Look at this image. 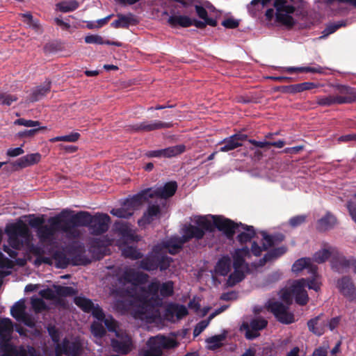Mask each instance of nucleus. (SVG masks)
I'll list each match as a JSON object with an SVG mask.
<instances>
[{
    "label": "nucleus",
    "instance_id": "58836bf2",
    "mask_svg": "<svg viewBox=\"0 0 356 356\" xmlns=\"http://www.w3.org/2000/svg\"><path fill=\"white\" fill-rule=\"evenodd\" d=\"M120 248L122 251V255L124 258L136 260L142 259L143 257V254L135 246L124 244V245H120Z\"/></svg>",
    "mask_w": 356,
    "mask_h": 356
},
{
    "label": "nucleus",
    "instance_id": "09e8293b",
    "mask_svg": "<svg viewBox=\"0 0 356 356\" xmlns=\"http://www.w3.org/2000/svg\"><path fill=\"white\" fill-rule=\"evenodd\" d=\"M172 261L171 257L157 253V269L159 268L161 271L167 270Z\"/></svg>",
    "mask_w": 356,
    "mask_h": 356
},
{
    "label": "nucleus",
    "instance_id": "ea45409f",
    "mask_svg": "<svg viewBox=\"0 0 356 356\" xmlns=\"http://www.w3.org/2000/svg\"><path fill=\"white\" fill-rule=\"evenodd\" d=\"M149 349L145 351L146 356H161L163 353V348L157 337H152L148 341Z\"/></svg>",
    "mask_w": 356,
    "mask_h": 356
},
{
    "label": "nucleus",
    "instance_id": "338daca9",
    "mask_svg": "<svg viewBox=\"0 0 356 356\" xmlns=\"http://www.w3.org/2000/svg\"><path fill=\"white\" fill-rule=\"evenodd\" d=\"M31 304L33 309L38 312L44 311L47 309L45 302L41 298L33 299Z\"/></svg>",
    "mask_w": 356,
    "mask_h": 356
},
{
    "label": "nucleus",
    "instance_id": "c03bdc74",
    "mask_svg": "<svg viewBox=\"0 0 356 356\" xmlns=\"http://www.w3.org/2000/svg\"><path fill=\"white\" fill-rule=\"evenodd\" d=\"M336 249L331 248L330 250L323 249L316 252L314 255V260L321 264L325 262L329 257H332L334 255Z\"/></svg>",
    "mask_w": 356,
    "mask_h": 356
},
{
    "label": "nucleus",
    "instance_id": "2eb2a0df",
    "mask_svg": "<svg viewBox=\"0 0 356 356\" xmlns=\"http://www.w3.org/2000/svg\"><path fill=\"white\" fill-rule=\"evenodd\" d=\"M268 309L273 314L276 319L283 324H291L296 321L293 313L289 312V307L279 302H270Z\"/></svg>",
    "mask_w": 356,
    "mask_h": 356
},
{
    "label": "nucleus",
    "instance_id": "412c9836",
    "mask_svg": "<svg viewBox=\"0 0 356 356\" xmlns=\"http://www.w3.org/2000/svg\"><path fill=\"white\" fill-rule=\"evenodd\" d=\"M248 136L243 134H236L225 138L218 143L220 145L218 152H227L242 146L243 142L246 140Z\"/></svg>",
    "mask_w": 356,
    "mask_h": 356
},
{
    "label": "nucleus",
    "instance_id": "4468645a",
    "mask_svg": "<svg viewBox=\"0 0 356 356\" xmlns=\"http://www.w3.org/2000/svg\"><path fill=\"white\" fill-rule=\"evenodd\" d=\"M117 339L111 340L113 350L122 355L129 354L133 348V341L131 336L125 331L116 332Z\"/></svg>",
    "mask_w": 356,
    "mask_h": 356
},
{
    "label": "nucleus",
    "instance_id": "052dcab7",
    "mask_svg": "<svg viewBox=\"0 0 356 356\" xmlns=\"http://www.w3.org/2000/svg\"><path fill=\"white\" fill-rule=\"evenodd\" d=\"M284 235L282 233L268 234V248L279 245L284 240Z\"/></svg>",
    "mask_w": 356,
    "mask_h": 356
},
{
    "label": "nucleus",
    "instance_id": "bb28decb",
    "mask_svg": "<svg viewBox=\"0 0 356 356\" xmlns=\"http://www.w3.org/2000/svg\"><path fill=\"white\" fill-rule=\"evenodd\" d=\"M353 259V258L347 259L336 250L334 255L331 259L332 268L339 273L346 272L352 266Z\"/></svg>",
    "mask_w": 356,
    "mask_h": 356
},
{
    "label": "nucleus",
    "instance_id": "680f3d73",
    "mask_svg": "<svg viewBox=\"0 0 356 356\" xmlns=\"http://www.w3.org/2000/svg\"><path fill=\"white\" fill-rule=\"evenodd\" d=\"M288 72H300L322 73L323 68L321 67H289L288 69Z\"/></svg>",
    "mask_w": 356,
    "mask_h": 356
},
{
    "label": "nucleus",
    "instance_id": "4be33fe9",
    "mask_svg": "<svg viewBox=\"0 0 356 356\" xmlns=\"http://www.w3.org/2000/svg\"><path fill=\"white\" fill-rule=\"evenodd\" d=\"M186 151V146L184 145H177L169 147L165 149L150 150L145 153V155L149 158H171L177 156Z\"/></svg>",
    "mask_w": 356,
    "mask_h": 356
},
{
    "label": "nucleus",
    "instance_id": "13d9d810",
    "mask_svg": "<svg viewBox=\"0 0 356 356\" xmlns=\"http://www.w3.org/2000/svg\"><path fill=\"white\" fill-rule=\"evenodd\" d=\"M45 129H47L46 127H38L33 128L30 130H24V131H19L17 134V136L20 138H32L35 134H37L40 131L45 130Z\"/></svg>",
    "mask_w": 356,
    "mask_h": 356
},
{
    "label": "nucleus",
    "instance_id": "f704fd0d",
    "mask_svg": "<svg viewBox=\"0 0 356 356\" xmlns=\"http://www.w3.org/2000/svg\"><path fill=\"white\" fill-rule=\"evenodd\" d=\"M51 90V81H48L44 86L35 87L29 96V101L35 102L45 97Z\"/></svg>",
    "mask_w": 356,
    "mask_h": 356
},
{
    "label": "nucleus",
    "instance_id": "864d4df0",
    "mask_svg": "<svg viewBox=\"0 0 356 356\" xmlns=\"http://www.w3.org/2000/svg\"><path fill=\"white\" fill-rule=\"evenodd\" d=\"M313 275L314 277L311 279L305 278V280L307 282L306 286H307L309 289H313L318 292L321 289V282L320 280L319 276L316 274V272Z\"/></svg>",
    "mask_w": 356,
    "mask_h": 356
},
{
    "label": "nucleus",
    "instance_id": "c756f323",
    "mask_svg": "<svg viewBox=\"0 0 356 356\" xmlns=\"http://www.w3.org/2000/svg\"><path fill=\"white\" fill-rule=\"evenodd\" d=\"M309 330L313 334L321 336L322 335L327 326V321L323 319V315H319L314 318L310 319L307 322Z\"/></svg>",
    "mask_w": 356,
    "mask_h": 356
},
{
    "label": "nucleus",
    "instance_id": "20e7f679",
    "mask_svg": "<svg viewBox=\"0 0 356 356\" xmlns=\"http://www.w3.org/2000/svg\"><path fill=\"white\" fill-rule=\"evenodd\" d=\"M232 258L234 271L229 275L227 280L226 285L228 287L234 286L238 283L242 282L247 274L252 273V270H257L259 267L265 266L267 263V253L264 254L259 261H254L251 264L245 262V258L238 253L234 252Z\"/></svg>",
    "mask_w": 356,
    "mask_h": 356
},
{
    "label": "nucleus",
    "instance_id": "a18cd8bd",
    "mask_svg": "<svg viewBox=\"0 0 356 356\" xmlns=\"http://www.w3.org/2000/svg\"><path fill=\"white\" fill-rule=\"evenodd\" d=\"M79 3L76 0H70L67 1H62L56 4L57 9L63 13L72 12L77 9Z\"/></svg>",
    "mask_w": 356,
    "mask_h": 356
},
{
    "label": "nucleus",
    "instance_id": "49530a36",
    "mask_svg": "<svg viewBox=\"0 0 356 356\" xmlns=\"http://www.w3.org/2000/svg\"><path fill=\"white\" fill-rule=\"evenodd\" d=\"M55 292L59 297H71L77 293V290L72 286H54Z\"/></svg>",
    "mask_w": 356,
    "mask_h": 356
},
{
    "label": "nucleus",
    "instance_id": "9d476101",
    "mask_svg": "<svg viewBox=\"0 0 356 356\" xmlns=\"http://www.w3.org/2000/svg\"><path fill=\"white\" fill-rule=\"evenodd\" d=\"M273 6L275 9L276 22L284 26L292 27L296 21L293 14L296 10L293 0H275Z\"/></svg>",
    "mask_w": 356,
    "mask_h": 356
},
{
    "label": "nucleus",
    "instance_id": "de8ad7c7",
    "mask_svg": "<svg viewBox=\"0 0 356 356\" xmlns=\"http://www.w3.org/2000/svg\"><path fill=\"white\" fill-rule=\"evenodd\" d=\"M117 17L120 20L122 28L123 29H127L129 25H136L138 23L137 19L131 13H129L127 15L120 13L117 15Z\"/></svg>",
    "mask_w": 356,
    "mask_h": 356
},
{
    "label": "nucleus",
    "instance_id": "cd10ccee",
    "mask_svg": "<svg viewBox=\"0 0 356 356\" xmlns=\"http://www.w3.org/2000/svg\"><path fill=\"white\" fill-rule=\"evenodd\" d=\"M188 314V309L184 305L175 303L169 304L165 310V317L168 321H171L175 316L177 319H181Z\"/></svg>",
    "mask_w": 356,
    "mask_h": 356
},
{
    "label": "nucleus",
    "instance_id": "6ab92c4d",
    "mask_svg": "<svg viewBox=\"0 0 356 356\" xmlns=\"http://www.w3.org/2000/svg\"><path fill=\"white\" fill-rule=\"evenodd\" d=\"M267 321L259 318L252 319L250 323L243 322L240 330L245 331V337L247 339L252 340L259 335V330L265 328Z\"/></svg>",
    "mask_w": 356,
    "mask_h": 356
},
{
    "label": "nucleus",
    "instance_id": "f8f14e48",
    "mask_svg": "<svg viewBox=\"0 0 356 356\" xmlns=\"http://www.w3.org/2000/svg\"><path fill=\"white\" fill-rule=\"evenodd\" d=\"M111 222L110 216L104 213H96L90 216L88 228L94 236H99L106 233Z\"/></svg>",
    "mask_w": 356,
    "mask_h": 356
},
{
    "label": "nucleus",
    "instance_id": "e433bc0d",
    "mask_svg": "<svg viewBox=\"0 0 356 356\" xmlns=\"http://www.w3.org/2000/svg\"><path fill=\"white\" fill-rule=\"evenodd\" d=\"M139 267L149 272L157 270V253L150 254L142 258L139 262Z\"/></svg>",
    "mask_w": 356,
    "mask_h": 356
},
{
    "label": "nucleus",
    "instance_id": "b1692460",
    "mask_svg": "<svg viewBox=\"0 0 356 356\" xmlns=\"http://www.w3.org/2000/svg\"><path fill=\"white\" fill-rule=\"evenodd\" d=\"M148 275L142 272H137L129 268L124 271L120 277V282L122 283H130L134 286L144 284L147 282Z\"/></svg>",
    "mask_w": 356,
    "mask_h": 356
},
{
    "label": "nucleus",
    "instance_id": "c9c22d12",
    "mask_svg": "<svg viewBox=\"0 0 356 356\" xmlns=\"http://www.w3.org/2000/svg\"><path fill=\"white\" fill-rule=\"evenodd\" d=\"M168 22L172 28H175L177 26L187 28L190 27L193 24V19L186 15L170 16L168 19Z\"/></svg>",
    "mask_w": 356,
    "mask_h": 356
},
{
    "label": "nucleus",
    "instance_id": "5701e85b",
    "mask_svg": "<svg viewBox=\"0 0 356 356\" xmlns=\"http://www.w3.org/2000/svg\"><path fill=\"white\" fill-rule=\"evenodd\" d=\"M148 201L145 189H143L138 193L127 197L123 201L121 206H123L127 211H129L131 215L133 216L134 211L138 209L143 202H147Z\"/></svg>",
    "mask_w": 356,
    "mask_h": 356
},
{
    "label": "nucleus",
    "instance_id": "bf43d9fd",
    "mask_svg": "<svg viewBox=\"0 0 356 356\" xmlns=\"http://www.w3.org/2000/svg\"><path fill=\"white\" fill-rule=\"evenodd\" d=\"M111 214L113 216L118 217L119 218H125L128 219L132 216L131 215V212L127 211L123 206L120 208H114L110 211Z\"/></svg>",
    "mask_w": 356,
    "mask_h": 356
},
{
    "label": "nucleus",
    "instance_id": "4c0bfd02",
    "mask_svg": "<svg viewBox=\"0 0 356 356\" xmlns=\"http://www.w3.org/2000/svg\"><path fill=\"white\" fill-rule=\"evenodd\" d=\"M240 227L244 230L237 236V241L241 244L246 243L254 237L256 232L253 226L247 225L240 222Z\"/></svg>",
    "mask_w": 356,
    "mask_h": 356
},
{
    "label": "nucleus",
    "instance_id": "79ce46f5",
    "mask_svg": "<svg viewBox=\"0 0 356 356\" xmlns=\"http://www.w3.org/2000/svg\"><path fill=\"white\" fill-rule=\"evenodd\" d=\"M29 250L33 254L38 257L36 259L37 263L51 264V259L49 257H42L44 254V250L42 247L32 244L29 248Z\"/></svg>",
    "mask_w": 356,
    "mask_h": 356
},
{
    "label": "nucleus",
    "instance_id": "37998d69",
    "mask_svg": "<svg viewBox=\"0 0 356 356\" xmlns=\"http://www.w3.org/2000/svg\"><path fill=\"white\" fill-rule=\"evenodd\" d=\"M25 305L23 301H18L10 309V314L17 321H20L26 314Z\"/></svg>",
    "mask_w": 356,
    "mask_h": 356
},
{
    "label": "nucleus",
    "instance_id": "a19ab883",
    "mask_svg": "<svg viewBox=\"0 0 356 356\" xmlns=\"http://www.w3.org/2000/svg\"><path fill=\"white\" fill-rule=\"evenodd\" d=\"M74 302L82 311L86 313H90L95 305L90 299L82 296L74 297Z\"/></svg>",
    "mask_w": 356,
    "mask_h": 356
},
{
    "label": "nucleus",
    "instance_id": "0e129e2a",
    "mask_svg": "<svg viewBox=\"0 0 356 356\" xmlns=\"http://www.w3.org/2000/svg\"><path fill=\"white\" fill-rule=\"evenodd\" d=\"M204 21H199L197 19H193V25L195 26L198 29H204L207 25H209L211 26L215 27L217 26L216 19H203Z\"/></svg>",
    "mask_w": 356,
    "mask_h": 356
},
{
    "label": "nucleus",
    "instance_id": "f3484780",
    "mask_svg": "<svg viewBox=\"0 0 356 356\" xmlns=\"http://www.w3.org/2000/svg\"><path fill=\"white\" fill-rule=\"evenodd\" d=\"M67 254L71 257L74 266L87 265L90 261L84 256L85 248L78 243H73L67 248Z\"/></svg>",
    "mask_w": 356,
    "mask_h": 356
},
{
    "label": "nucleus",
    "instance_id": "6e6552de",
    "mask_svg": "<svg viewBox=\"0 0 356 356\" xmlns=\"http://www.w3.org/2000/svg\"><path fill=\"white\" fill-rule=\"evenodd\" d=\"M195 223L196 225L189 224L184 225L182 229L183 234L181 237L185 243L193 238L196 240L202 239L206 232H214L212 222L207 216H197L195 220Z\"/></svg>",
    "mask_w": 356,
    "mask_h": 356
},
{
    "label": "nucleus",
    "instance_id": "72a5a7b5",
    "mask_svg": "<svg viewBox=\"0 0 356 356\" xmlns=\"http://www.w3.org/2000/svg\"><path fill=\"white\" fill-rule=\"evenodd\" d=\"M232 260L228 255L222 256L215 266L216 273L221 276H226L231 270Z\"/></svg>",
    "mask_w": 356,
    "mask_h": 356
},
{
    "label": "nucleus",
    "instance_id": "ddd939ff",
    "mask_svg": "<svg viewBox=\"0 0 356 356\" xmlns=\"http://www.w3.org/2000/svg\"><path fill=\"white\" fill-rule=\"evenodd\" d=\"M213 228L222 232L229 240H232L236 230L240 227V223L221 216H211Z\"/></svg>",
    "mask_w": 356,
    "mask_h": 356
},
{
    "label": "nucleus",
    "instance_id": "dca6fc26",
    "mask_svg": "<svg viewBox=\"0 0 356 356\" xmlns=\"http://www.w3.org/2000/svg\"><path fill=\"white\" fill-rule=\"evenodd\" d=\"M249 15L261 23L267 21V0H252L247 5Z\"/></svg>",
    "mask_w": 356,
    "mask_h": 356
},
{
    "label": "nucleus",
    "instance_id": "a878e982",
    "mask_svg": "<svg viewBox=\"0 0 356 356\" xmlns=\"http://www.w3.org/2000/svg\"><path fill=\"white\" fill-rule=\"evenodd\" d=\"M40 159V153L29 154L11 163V165L14 170H18L37 164Z\"/></svg>",
    "mask_w": 356,
    "mask_h": 356
},
{
    "label": "nucleus",
    "instance_id": "8fccbe9b",
    "mask_svg": "<svg viewBox=\"0 0 356 356\" xmlns=\"http://www.w3.org/2000/svg\"><path fill=\"white\" fill-rule=\"evenodd\" d=\"M102 322L99 321H94L90 325V331L96 338H102L106 333Z\"/></svg>",
    "mask_w": 356,
    "mask_h": 356
},
{
    "label": "nucleus",
    "instance_id": "6e6d98bb",
    "mask_svg": "<svg viewBox=\"0 0 356 356\" xmlns=\"http://www.w3.org/2000/svg\"><path fill=\"white\" fill-rule=\"evenodd\" d=\"M156 337L163 349L174 348L178 346V342L174 339L168 338L165 337Z\"/></svg>",
    "mask_w": 356,
    "mask_h": 356
},
{
    "label": "nucleus",
    "instance_id": "c85d7f7f",
    "mask_svg": "<svg viewBox=\"0 0 356 356\" xmlns=\"http://www.w3.org/2000/svg\"><path fill=\"white\" fill-rule=\"evenodd\" d=\"M184 243L181 236H173L163 241L162 246L170 254H176L182 249Z\"/></svg>",
    "mask_w": 356,
    "mask_h": 356
},
{
    "label": "nucleus",
    "instance_id": "473e14b6",
    "mask_svg": "<svg viewBox=\"0 0 356 356\" xmlns=\"http://www.w3.org/2000/svg\"><path fill=\"white\" fill-rule=\"evenodd\" d=\"M337 287L341 293L348 298H353L355 293V288L350 278L343 277L337 282Z\"/></svg>",
    "mask_w": 356,
    "mask_h": 356
},
{
    "label": "nucleus",
    "instance_id": "69168bd1",
    "mask_svg": "<svg viewBox=\"0 0 356 356\" xmlns=\"http://www.w3.org/2000/svg\"><path fill=\"white\" fill-rule=\"evenodd\" d=\"M85 42L87 44H104L105 40L98 35H89L85 37Z\"/></svg>",
    "mask_w": 356,
    "mask_h": 356
},
{
    "label": "nucleus",
    "instance_id": "7ed1b4c3",
    "mask_svg": "<svg viewBox=\"0 0 356 356\" xmlns=\"http://www.w3.org/2000/svg\"><path fill=\"white\" fill-rule=\"evenodd\" d=\"M60 216L62 224L61 232L66 234L69 239H77L81 236L79 227H88L91 213L86 211H80L74 213V211L64 209Z\"/></svg>",
    "mask_w": 356,
    "mask_h": 356
},
{
    "label": "nucleus",
    "instance_id": "393cba45",
    "mask_svg": "<svg viewBox=\"0 0 356 356\" xmlns=\"http://www.w3.org/2000/svg\"><path fill=\"white\" fill-rule=\"evenodd\" d=\"M81 346L79 342H70L64 339L61 344L56 348L57 354H64L67 356H79L81 353Z\"/></svg>",
    "mask_w": 356,
    "mask_h": 356
},
{
    "label": "nucleus",
    "instance_id": "3c124183",
    "mask_svg": "<svg viewBox=\"0 0 356 356\" xmlns=\"http://www.w3.org/2000/svg\"><path fill=\"white\" fill-rule=\"evenodd\" d=\"M286 251L287 248L284 245L277 248H275V246L268 248V261L279 258L282 255L284 254Z\"/></svg>",
    "mask_w": 356,
    "mask_h": 356
},
{
    "label": "nucleus",
    "instance_id": "f03ea898",
    "mask_svg": "<svg viewBox=\"0 0 356 356\" xmlns=\"http://www.w3.org/2000/svg\"><path fill=\"white\" fill-rule=\"evenodd\" d=\"M63 213L50 217L48 219L49 225H44L45 219L44 216H35L29 215V225L36 229V235L42 243H51L54 238V235L57 232H61L62 224L60 216Z\"/></svg>",
    "mask_w": 356,
    "mask_h": 356
},
{
    "label": "nucleus",
    "instance_id": "39448f33",
    "mask_svg": "<svg viewBox=\"0 0 356 356\" xmlns=\"http://www.w3.org/2000/svg\"><path fill=\"white\" fill-rule=\"evenodd\" d=\"M306 285L305 278L293 280L289 286H286L280 291V299L287 305L292 304L293 298L298 305H306L309 300L305 289Z\"/></svg>",
    "mask_w": 356,
    "mask_h": 356
},
{
    "label": "nucleus",
    "instance_id": "7c9ffc66",
    "mask_svg": "<svg viewBox=\"0 0 356 356\" xmlns=\"http://www.w3.org/2000/svg\"><path fill=\"white\" fill-rule=\"evenodd\" d=\"M337 223V219L331 212L327 211L326 214L320 218L316 222V229L319 232H325L333 228Z\"/></svg>",
    "mask_w": 356,
    "mask_h": 356
},
{
    "label": "nucleus",
    "instance_id": "9b49d317",
    "mask_svg": "<svg viewBox=\"0 0 356 356\" xmlns=\"http://www.w3.org/2000/svg\"><path fill=\"white\" fill-rule=\"evenodd\" d=\"M177 190V184L175 181L165 183L163 186L145 188L146 195L149 199L160 198L167 200L172 197Z\"/></svg>",
    "mask_w": 356,
    "mask_h": 356
},
{
    "label": "nucleus",
    "instance_id": "a211bd4d",
    "mask_svg": "<svg viewBox=\"0 0 356 356\" xmlns=\"http://www.w3.org/2000/svg\"><path fill=\"white\" fill-rule=\"evenodd\" d=\"M161 215L162 210L160 205L156 203H149L142 217L138 220V225L139 227H145L155 220H159Z\"/></svg>",
    "mask_w": 356,
    "mask_h": 356
},
{
    "label": "nucleus",
    "instance_id": "423d86ee",
    "mask_svg": "<svg viewBox=\"0 0 356 356\" xmlns=\"http://www.w3.org/2000/svg\"><path fill=\"white\" fill-rule=\"evenodd\" d=\"M338 93L316 97V104L321 106L348 104L356 102V89L346 85L336 86Z\"/></svg>",
    "mask_w": 356,
    "mask_h": 356
},
{
    "label": "nucleus",
    "instance_id": "f257e3e1",
    "mask_svg": "<svg viewBox=\"0 0 356 356\" xmlns=\"http://www.w3.org/2000/svg\"><path fill=\"white\" fill-rule=\"evenodd\" d=\"M147 293L140 298L138 313L140 318H145L153 321L160 317L159 308L163 305V298L170 297L174 294V282L171 280L161 284L158 280H152L147 286Z\"/></svg>",
    "mask_w": 356,
    "mask_h": 356
},
{
    "label": "nucleus",
    "instance_id": "774afa93",
    "mask_svg": "<svg viewBox=\"0 0 356 356\" xmlns=\"http://www.w3.org/2000/svg\"><path fill=\"white\" fill-rule=\"evenodd\" d=\"M346 207L352 220L356 223V202L348 200L346 203Z\"/></svg>",
    "mask_w": 356,
    "mask_h": 356
},
{
    "label": "nucleus",
    "instance_id": "aec40b11",
    "mask_svg": "<svg viewBox=\"0 0 356 356\" xmlns=\"http://www.w3.org/2000/svg\"><path fill=\"white\" fill-rule=\"evenodd\" d=\"M172 127V122H165L160 120L143 121L132 124L131 130L135 132H149L155 130L169 129Z\"/></svg>",
    "mask_w": 356,
    "mask_h": 356
},
{
    "label": "nucleus",
    "instance_id": "1a4fd4ad",
    "mask_svg": "<svg viewBox=\"0 0 356 356\" xmlns=\"http://www.w3.org/2000/svg\"><path fill=\"white\" fill-rule=\"evenodd\" d=\"M5 232L8 236L9 245L15 250H20L23 246V238L30 235L28 226L22 220L7 225Z\"/></svg>",
    "mask_w": 356,
    "mask_h": 356
},
{
    "label": "nucleus",
    "instance_id": "e2e57ef3",
    "mask_svg": "<svg viewBox=\"0 0 356 356\" xmlns=\"http://www.w3.org/2000/svg\"><path fill=\"white\" fill-rule=\"evenodd\" d=\"M15 124L24 126L26 127H40V122L39 121H35L31 120H26L24 118L17 119L14 122Z\"/></svg>",
    "mask_w": 356,
    "mask_h": 356
},
{
    "label": "nucleus",
    "instance_id": "0eeeda50",
    "mask_svg": "<svg viewBox=\"0 0 356 356\" xmlns=\"http://www.w3.org/2000/svg\"><path fill=\"white\" fill-rule=\"evenodd\" d=\"M13 331V324L10 318H5L0 320V348L4 356H10V354L24 356V346H17L10 343L11 334Z\"/></svg>",
    "mask_w": 356,
    "mask_h": 356
},
{
    "label": "nucleus",
    "instance_id": "5fc2aeb1",
    "mask_svg": "<svg viewBox=\"0 0 356 356\" xmlns=\"http://www.w3.org/2000/svg\"><path fill=\"white\" fill-rule=\"evenodd\" d=\"M102 322H104L109 332H115V335L116 332H123V330L118 329V322L111 316H108L107 318L104 317V319L102 321Z\"/></svg>",
    "mask_w": 356,
    "mask_h": 356
},
{
    "label": "nucleus",
    "instance_id": "2f4dec72",
    "mask_svg": "<svg viewBox=\"0 0 356 356\" xmlns=\"http://www.w3.org/2000/svg\"><path fill=\"white\" fill-rule=\"evenodd\" d=\"M305 268H307L309 273L312 274H314L317 271V266L312 264L311 259L307 257L296 260L293 264L291 270L293 273H298Z\"/></svg>",
    "mask_w": 356,
    "mask_h": 356
},
{
    "label": "nucleus",
    "instance_id": "4d7b16f0",
    "mask_svg": "<svg viewBox=\"0 0 356 356\" xmlns=\"http://www.w3.org/2000/svg\"><path fill=\"white\" fill-rule=\"evenodd\" d=\"M80 136H81L79 133L72 132L69 135L57 136V137L53 138L50 139V141L52 143L58 142V141H65V142L74 143L79 139Z\"/></svg>",
    "mask_w": 356,
    "mask_h": 356
},
{
    "label": "nucleus",
    "instance_id": "603ef678",
    "mask_svg": "<svg viewBox=\"0 0 356 356\" xmlns=\"http://www.w3.org/2000/svg\"><path fill=\"white\" fill-rule=\"evenodd\" d=\"M225 338V334H218L207 339V342L210 345V348L214 350L221 347L222 342Z\"/></svg>",
    "mask_w": 356,
    "mask_h": 356
}]
</instances>
